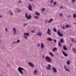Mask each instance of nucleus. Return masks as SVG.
Instances as JSON below:
<instances>
[{
	"instance_id": "obj_17",
	"label": "nucleus",
	"mask_w": 76,
	"mask_h": 76,
	"mask_svg": "<svg viewBox=\"0 0 76 76\" xmlns=\"http://www.w3.org/2000/svg\"><path fill=\"white\" fill-rule=\"evenodd\" d=\"M56 50H57V48H54L53 49L52 51L53 52H55V51H56Z\"/></svg>"
},
{
	"instance_id": "obj_42",
	"label": "nucleus",
	"mask_w": 76,
	"mask_h": 76,
	"mask_svg": "<svg viewBox=\"0 0 76 76\" xmlns=\"http://www.w3.org/2000/svg\"><path fill=\"white\" fill-rule=\"evenodd\" d=\"M75 0H72V3H73V2H75Z\"/></svg>"
},
{
	"instance_id": "obj_13",
	"label": "nucleus",
	"mask_w": 76,
	"mask_h": 76,
	"mask_svg": "<svg viewBox=\"0 0 76 76\" xmlns=\"http://www.w3.org/2000/svg\"><path fill=\"white\" fill-rule=\"evenodd\" d=\"M47 40L49 41H53V39L50 37H49L47 39Z\"/></svg>"
},
{
	"instance_id": "obj_20",
	"label": "nucleus",
	"mask_w": 76,
	"mask_h": 76,
	"mask_svg": "<svg viewBox=\"0 0 76 76\" xmlns=\"http://www.w3.org/2000/svg\"><path fill=\"white\" fill-rule=\"evenodd\" d=\"M35 13L36 15H37V16H39V15H40V14L38 13L37 12H36Z\"/></svg>"
},
{
	"instance_id": "obj_38",
	"label": "nucleus",
	"mask_w": 76,
	"mask_h": 76,
	"mask_svg": "<svg viewBox=\"0 0 76 76\" xmlns=\"http://www.w3.org/2000/svg\"><path fill=\"white\" fill-rule=\"evenodd\" d=\"M62 29H65V27L64 26H63L62 28Z\"/></svg>"
},
{
	"instance_id": "obj_5",
	"label": "nucleus",
	"mask_w": 76,
	"mask_h": 76,
	"mask_svg": "<svg viewBox=\"0 0 76 76\" xmlns=\"http://www.w3.org/2000/svg\"><path fill=\"white\" fill-rule=\"evenodd\" d=\"M28 10L30 11H31V10H32V6L31 5V4H29L28 5Z\"/></svg>"
},
{
	"instance_id": "obj_28",
	"label": "nucleus",
	"mask_w": 76,
	"mask_h": 76,
	"mask_svg": "<svg viewBox=\"0 0 76 76\" xmlns=\"http://www.w3.org/2000/svg\"><path fill=\"white\" fill-rule=\"evenodd\" d=\"M34 18H35V19H39V17L38 16H35Z\"/></svg>"
},
{
	"instance_id": "obj_2",
	"label": "nucleus",
	"mask_w": 76,
	"mask_h": 76,
	"mask_svg": "<svg viewBox=\"0 0 76 76\" xmlns=\"http://www.w3.org/2000/svg\"><path fill=\"white\" fill-rule=\"evenodd\" d=\"M29 35V33H25L24 34V35H23V37H24V38L26 39H27L28 38L27 37H28Z\"/></svg>"
},
{
	"instance_id": "obj_29",
	"label": "nucleus",
	"mask_w": 76,
	"mask_h": 76,
	"mask_svg": "<svg viewBox=\"0 0 76 76\" xmlns=\"http://www.w3.org/2000/svg\"><path fill=\"white\" fill-rule=\"evenodd\" d=\"M10 13V15H13V12H12L11 11H10L9 12Z\"/></svg>"
},
{
	"instance_id": "obj_24",
	"label": "nucleus",
	"mask_w": 76,
	"mask_h": 76,
	"mask_svg": "<svg viewBox=\"0 0 76 76\" xmlns=\"http://www.w3.org/2000/svg\"><path fill=\"white\" fill-rule=\"evenodd\" d=\"M53 20V19H51L48 21V23H51V22Z\"/></svg>"
},
{
	"instance_id": "obj_4",
	"label": "nucleus",
	"mask_w": 76,
	"mask_h": 76,
	"mask_svg": "<svg viewBox=\"0 0 76 76\" xmlns=\"http://www.w3.org/2000/svg\"><path fill=\"white\" fill-rule=\"evenodd\" d=\"M25 17L26 19H31V15H29L28 16V15L27 14V13H26L25 14Z\"/></svg>"
},
{
	"instance_id": "obj_52",
	"label": "nucleus",
	"mask_w": 76,
	"mask_h": 76,
	"mask_svg": "<svg viewBox=\"0 0 76 76\" xmlns=\"http://www.w3.org/2000/svg\"><path fill=\"white\" fill-rule=\"evenodd\" d=\"M18 12H20V10H18Z\"/></svg>"
},
{
	"instance_id": "obj_18",
	"label": "nucleus",
	"mask_w": 76,
	"mask_h": 76,
	"mask_svg": "<svg viewBox=\"0 0 76 76\" xmlns=\"http://www.w3.org/2000/svg\"><path fill=\"white\" fill-rule=\"evenodd\" d=\"M64 68L67 72H69L70 71L67 68H66V66L65 65L64 66Z\"/></svg>"
},
{
	"instance_id": "obj_45",
	"label": "nucleus",
	"mask_w": 76,
	"mask_h": 76,
	"mask_svg": "<svg viewBox=\"0 0 76 76\" xmlns=\"http://www.w3.org/2000/svg\"><path fill=\"white\" fill-rule=\"evenodd\" d=\"M31 32H32V33H34L35 32V31H31Z\"/></svg>"
},
{
	"instance_id": "obj_37",
	"label": "nucleus",
	"mask_w": 76,
	"mask_h": 76,
	"mask_svg": "<svg viewBox=\"0 0 76 76\" xmlns=\"http://www.w3.org/2000/svg\"><path fill=\"white\" fill-rule=\"evenodd\" d=\"M27 25V23H26L23 25V26H26Z\"/></svg>"
},
{
	"instance_id": "obj_1",
	"label": "nucleus",
	"mask_w": 76,
	"mask_h": 76,
	"mask_svg": "<svg viewBox=\"0 0 76 76\" xmlns=\"http://www.w3.org/2000/svg\"><path fill=\"white\" fill-rule=\"evenodd\" d=\"M18 71L20 73L21 75H23V71L25 70V69L23 68H22L20 67H19L17 69Z\"/></svg>"
},
{
	"instance_id": "obj_36",
	"label": "nucleus",
	"mask_w": 76,
	"mask_h": 76,
	"mask_svg": "<svg viewBox=\"0 0 76 76\" xmlns=\"http://www.w3.org/2000/svg\"><path fill=\"white\" fill-rule=\"evenodd\" d=\"M5 32H7L8 31V30H7V28H6L5 29Z\"/></svg>"
},
{
	"instance_id": "obj_47",
	"label": "nucleus",
	"mask_w": 76,
	"mask_h": 76,
	"mask_svg": "<svg viewBox=\"0 0 76 76\" xmlns=\"http://www.w3.org/2000/svg\"><path fill=\"white\" fill-rule=\"evenodd\" d=\"M38 47H40V45L39 44H38L37 45Z\"/></svg>"
},
{
	"instance_id": "obj_31",
	"label": "nucleus",
	"mask_w": 76,
	"mask_h": 76,
	"mask_svg": "<svg viewBox=\"0 0 76 76\" xmlns=\"http://www.w3.org/2000/svg\"><path fill=\"white\" fill-rule=\"evenodd\" d=\"M76 17V15L75 14H74L73 15V18H75Z\"/></svg>"
},
{
	"instance_id": "obj_19",
	"label": "nucleus",
	"mask_w": 76,
	"mask_h": 76,
	"mask_svg": "<svg viewBox=\"0 0 76 76\" xmlns=\"http://www.w3.org/2000/svg\"><path fill=\"white\" fill-rule=\"evenodd\" d=\"M48 66L49 67V68L47 67V69H48V70H50V69H51V66H50V64H48Z\"/></svg>"
},
{
	"instance_id": "obj_33",
	"label": "nucleus",
	"mask_w": 76,
	"mask_h": 76,
	"mask_svg": "<svg viewBox=\"0 0 76 76\" xmlns=\"http://www.w3.org/2000/svg\"><path fill=\"white\" fill-rule=\"evenodd\" d=\"M45 10V8H43V9H42V10H41V11H42V12H44V10Z\"/></svg>"
},
{
	"instance_id": "obj_22",
	"label": "nucleus",
	"mask_w": 76,
	"mask_h": 76,
	"mask_svg": "<svg viewBox=\"0 0 76 76\" xmlns=\"http://www.w3.org/2000/svg\"><path fill=\"white\" fill-rule=\"evenodd\" d=\"M70 63V61H67L66 64H67L68 65H69Z\"/></svg>"
},
{
	"instance_id": "obj_23",
	"label": "nucleus",
	"mask_w": 76,
	"mask_h": 76,
	"mask_svg": "<svg viewBox=\"0 0 76 76\" xmlns=\"http://www.w3.org/2000/svg\"><path fill=\"white\" fill-rule=\"evenodd\" d=\"M53 31L55 32H57V29L56 28H54V29H53Z\"/></svg>"
},
{
	"instance_id": "obj_49",
	"label": "nucleus",
	"mask_w": 76,
	"mask_h": 76,
	"mask_svg": "<svg viewBox=\"0 0 76 76\" xmlns=\"http://www.w3.org/2000/svg\"><path fill=\"white\" fill-rule=\"evenodd\" d=\"M2 16L0 15V18H2Z\"/></svg>"
},
{
	"instance_id": "obj_32",
	"label": "nucleus",
	"mask_w": 76,
	"mask_h": 76,
	"mask_svg": "<svg viewBox=\"0 0 76 76\" xmlns=\"http://www.w3.org/2000/svg\"><path fill=\"white\" fill-rule=\"evenodd\" d=\"M56 3H57V2H54L53 3V5L56 6Z\"/></svg>"
},
{
	"instance_id": "obj_34",
	"label": "nucleus",
	"mask_w": 76,
	"mask_h": 76,
	"mask_svg": "<svg viewBox=\"0 0 76 76\" xmlns=\"http://www.w3.org/2000/svg\"><path fill=\"white\" fill-rule=\"evenodd\" d=\"M59 15L60 16H61V17H62V16H63V14H62V13H60L59 14Z\"/></svg>"
},
{
	"instance_id": "obj_39",
	"label": "nucleus",
	"mask_w": 76,
	"mask_h": 76,
	"mask_svg": "<svg viewBox=\"0 0 76 76\" xmlns=\"http://www.w3.org/2000/svg\"><path fill=\"white\" fill-rule=\"evenodd\" d=\"M53 41H54V42H57V41H56V39H54Z\"/></svg>"
},
{
	"instance_id": "obj_14",
	"label": "nucleus",
	"mask_w": 76,
	"mask_h": 76,
	"mask_svg": "<svg viewBox=\"0 0 76 76\" xmlns=\"http://www.w3.org/2000/svg\"><path fill=\"white\" fill-rule=\"evenodd\" d=\"M41 48L42 49L44 48V44L42 43H41Z\"/></svg>"
},
{
	"instance_id": "obj_10",
	"label": "nucleus",
	"mask_w": 76,
	"mask_h": 76,
	"mask_svg": "<svg viewBox=\"0 0 76 76\" xmlns=\"http://www.w3.org/2000/svg\"><path fill=\"white\" fill-rule=\"evenodd\" d=\"M12 30L13 31V33L15 34V35H16V29L15 28H12Z\"/></svg>"
},
{
	"instance_id": "obj_48",
	"label": "nucleus",
	"mask_w": 76,
	"mask_h": 76,
	"mask_svg": "<svg viewBox=\"0 0 76 76\" xmlns=\"http://www.w3.org/2000/svg\"><path fill=\"white\" fill-rule=\"evenodd\" d=\"M29 1H34L32 0H29Z\"/></svg>"
},
{
	"instance_id": "obj_12",
	"label": "nucleus",
	"mask_w": 76,
	"mask_h": 76,
	"mask_svg": "<svg viewBox=\"0 0 76 76\" xmlns=\"http://www.w3.org/2000/svg\"><path fill=\"white\" fill-rule=\"evenodd\" d=\"M34 74L36 76H37L38 75V73H37V71L35 70L34 72Z\"/></svg>"
},
{
	"instance_id": "obj_15",
	"label": "nucleus",
	"mask_w": 76,
	"mask_h": 76,
	"mask_svg": "<svg viewBox=\"0 0 76 76\" xmlns=\"http://www.w3.org/2000/svg\"><path fill=\"white\" fill-rule=\"evenodd\" d=\"M52 69L53 70V72L54 73H56L57 72V70H56V68L54 67H53L52 68Z\"/></svg>"
},
{
	"instance_id": "obj_41",
	"label": "nucleus",
	"mask_w": 76,
	"mask_h": 76,
	"mask_svg": "<svg viewBox=\"0 0 76 76\" xmlns=\"http://www.w3.org/2000/svg\"><path fill=\"white\" fill-rule=\"evenodd\" d=\"M71 40H72V42H74V40H73V38L71 39Z\"/></svg>"
},
{
	"instance_id": "obj_51",
	"label": "nucleus",
	"mask_w": 76,
	"mask_h": 76,
	"mask_svg": "<svg viewBox=\"0 0 76 76\" xmlns=\"http://www.w3.org/2000/svg\"><path fill=\"white\" fill-rule=\"evenodd\" d=\"M42 57H43V58H44V57H45V56H44L43 55L42 56Z\"/></svg>"
},
{
	"instance_id": "obj_21",
	"label": "nucleus",
	"mask_w": 76,
	"mask_h": 76,
	"mask_svg": "<svg viewBox=\"0 0 76 76\" xmlns=\"http://www.w3.org/2000/svg\"><path fill=\"white\" fill-rule=\"evenodd\" d=\"M49 54L50 55L51 57H54V55H53V54L51 52H49Z\"/></svg>"
},
{
	"instance_id": "obj_54",
	"label": "nucleus",
	"mask_w": 76,
	"mask_h": 76,
	"mask_svg": "<svg viewBox=\"0 0 76 76\" xmlns=\"http://www.w3.org/2000/svg\"><path fill=\"white\" fill-rule=\"evenodd\" d=\"M7 66H9V65H7Z\"/></svg>"
},
{
	"instance_id": "obj_35",
	"label": "nucleus",
	"mask_w": 76,
	"mask_h": 76,
	"mask_svg": "<svg viewBox=\"0 0 76 76\" xmlns=\"http://www.w3.org/2000/svg\"><path fill=\"white\" fill-rule=\"evenodd\" d=\"M20 42V40H18L17 41V43H18Z\"/></svg>"
},
{
	"instance_id": "obj_55",
	"label": "nucleus",
	"mask_w": 76,
	"mask_h": 76,
	"mask_svg": "<svg viewBox=\"0 0 76 76\" xmlns=\"http://www.w3.org/2000/svg\"><path fill=\"white\" fill-rule=\"evenodd\" d=\"M71 46H72V44H71Z\"/></svg>"
},
{
	"instance_id": "obj_11",
	"label": "nucleus",
	"mask_w": 76,
	"mask_h": 76,
	"mask_svg": "<svg viewBox=\"0 0 76 76\" xmlns=\"http://www.w3.org/2000/svg\"><path fill=\"white\" fill-rule=\"evenodd\" d=\"M62 52L63 55L64 56H65V57H67V56H68V55L65 53V52H64L63 51H62Z\"/></svg>"
},
{
	"instance_id": "obj_6",
	"label": "nucleus",
	"mask_w": 76,
	"mask_h": 76,
	"mask_svg": "<svg viewBox=\"0 0 76 76\" xmlns=\"http://www.w3.org/2000/svg\"><path fill=\"white\" fill-rule=\"evenodd\" d=\"M57 34L59 36H60V37H63V35L62 34H61L60 33L59 31H58L57 33Z\"/></svg>"
},
{
	"instance_id": "obj_9",
	"label": "nucleus",
	"mask_w": 76,
	"mask_h": 76,
	"mask_svg": "<svg viewBox=\"0 0 76 76\" xmlns=\"http://www.w3.org/2000/svg\"><path fill=\"white\" fill-rule=\"evenodd\" d=\"M42 33L40 32H38L37 33L36 35H38L39 37H41L42 36Z\"/></svg>"
},
{
	"instance_id": "obj_53",
	"label": "nucleus",
	"mask_w": 76,
	"mask_h": 76,
	"mask_svg": "<svg viewBox=\"0 0 76 76\" xmlns=\"http://www.w3.org/2000/svg\"><path fill=\"white\" fill-rule=\"evenodd\" d=\"M61 7V9L63 8V7Z\"/></svg>"
},
{
	"instance_id": "obj_7",
	"label": "nucleus",
	"mask_w": 76,
	"mask_h": 76,
	"mask_svg": "<svg viewBox=\"0 0 76 76\" xmlns=\"http://www.w3.org/2000/svg\"><path fill=\"white\" fill-rule=\"evenodd\" d=\"M47 33L49 35H51V30L50 28H48L47 29Z\"/></svg>"
},
{
	"instance_id": "obj_16",
	"label": "nucleus",
	"mask_w": 76,
	"mask_h": 76,
	"mask_svg": "<svg viewBox=\"0 0 76 76\" xmlns=\"http://www.w3.org/2000/svg\"><path fill=\"white\" fill-rule=\"evenodd\" d=\"M63 48L64 50H67V48H66V46L65 45H64L63 47Z\"/></svg>"
},
{
	"instance_id": "obj_25",
	"label": "nucleus",
	"mask_w": 76,
	"mask_h": 76,
	"mask_svg": "<svg viewBox=\"0 0 76 76\" xmlns=\"http://www.w3.org/2000/svg\"><path fill=\"white\" fill-rule=\"evenodd\" d=\"M60 42H64V40H63V39H61L60 40Z\"/></svg>"
},
{
	"instance_id": "obj_57",
	"label": "nucleus",
	"mask_w": 76,
	"mask_h": 76,
	"mask_svg": "<svg viewBox=\"0 0 76 76\" xmlns=\"http://www.w3.org/2000/svg\"><path fill=\"white\" fill-rule=\"evenodd\" d=\"M33 0V1H34V0Z\"/></svg>"
},
{
	"instance_id": "obj_27",
	"label": "nucleus",
	"mask_w": 76,
	"mask_h": 76,
	"mask_svg": "<svg viewBox=\"0 0 76 76\" xmlns=\"http://www.w3.org/2000/svg\"><path fill=\"white\" fill-rule=\"evenodd\" d=\"M73 51L74 52V53H76V50L74 48L73 49Z\"/></svg>"
},
{
	"instance_id": "obj_8",
	"label": "nucleus",
	"mask_w": 76,
	"mask_h": 76,
	"mask_svg": "<svg viewBox=\"0 0 76 76\" xmlns=\"http://www.w3.org/2000/svg\"><path fill=\"white\" fill-rule=\"evenodd\" d=\"M28 64L31 67H34V65L31 62H28Z\"/></svg>"
},
{
	"instance_id": "obj_3",
	"label": "nucleus",
	"mask_w": 76,
	"mask_h": 76,
	"mask_svg": "<svg viewBox=\"0 0 76 76\" xmlns=\"http://www.w3.org/2000/svg\"><path fill=\"white\" fill-rule=\"evenodd\" d=\"M45 59L47 61H48V62H51L52 61V60H51V59L50 58V57L48 56H46Z\"/></svg>"
},
{
	"instance_id": "obj_46",
	"label": "nucleus",
	"mask_w": 76,
	"mask_h": 76,
	"mask_svg": "<svg viewBox=\"0 0 76 76\" xmlns=\"http://www.w3.org/2000/svg\"><path fill=\"white\" fill-rule=\"evenodd\" d=\"M68 18H69V17H70L71 18L72 16L71 15H68Z\"/></svg>"
},
{
	"instance_id": "obj_50",
	"label": "nucleus",
	"mask_w": 76,
	"mask_h": 76,
	"mask_svg": "<svg viewBox=\"0 0 76 76\" xmlns=\"http://www.w3.org/2000/svg\"><path fill=\"white\" fill-rule=\"evenodd\" d=\"M18 2H19V3H21V2H22V1H19Z\"/></svg>"
},
{
	"instance_id": "obj_30",
	"label": "nucleus",
	"mask_w": 76,
	"mask_h": 76,
	"mask_svg": "<svg viewBox=\"0 0 76 76\" xmlns=\"http://www.w3.org/2000/svg\"><path fill=\"white\" fill-rule=\"evenodd\" d=\"M66 28H69L70 26L66 25L65 26Z\"/></svg>"
},
{
	"instance_id": "obj_44",
	"label": "nucleus",
	"mask_w": 76,
	"mask_h": 76,
	"mask_svg": "<svg viewBox=\"0 0 76 76\" xmlns=\"http://www.w3.org/2000/svg\"><path fill=\"white\" fill-rule=\"evenodd\" d=\"M47 22H48V20H46L45 23H47Z\"/></svg>"
},
{
	"instance_id": "obj_40",
	"label": "nucleus",
	"mask_w": 76,
	"mask_h": 76,
	"mask_svg": "<svg viewBox=\"0 0 76 76\" xmlns=\"http://www.w3.org/2000/svg\"><path fill=\"white\" fill-rule=\"evenodd\" d=\"M53 1H54L53 0H52L50 1V3H53Z\"/></svg>"
},
{
	"instance_id": "obj_43",
	"label": "nucleus",
	"mask_w": 76,
	"mask_h": 76,
	"mask_svg": "<svg viewBox=\"0 0 76 76\" xmlns=\"http://www.w3.org/2000/svg\"><path fill=\"white\" fill-rule=\"evenodd\" d=\"M16 42H13V44H16Z\"/></svg>"
},
{
	"instance_id": "obj_26",
	"label": "nucleus",
	"mask_w": 76,
	"mask_h": 76,
	"mask_svg": "<svg viewBox=\"0 0 76 76\" xmlns=\"http://www.w3.org/2000/svg\"><path fill=\"white\" fill-rule=\"evenodd\" d=\"M58 45L60 46V47H61V45L60 44V42H58Z\"/></svg>"
},
{
	"instance_id": "obj_56",
	"label": "nucleus",
	"mask_w": 76,
	"mask_h": 76,
	"mask_svg": "<svg viewBox=\"0 0 76 76\" xmlns=\"http://www.w3.org/2000/svg\"><path fill=\"white\" fill-rule=\"evenodd\" d=\"M75 23V24H76V23Z\"/></svg>"
}]
</instances>
